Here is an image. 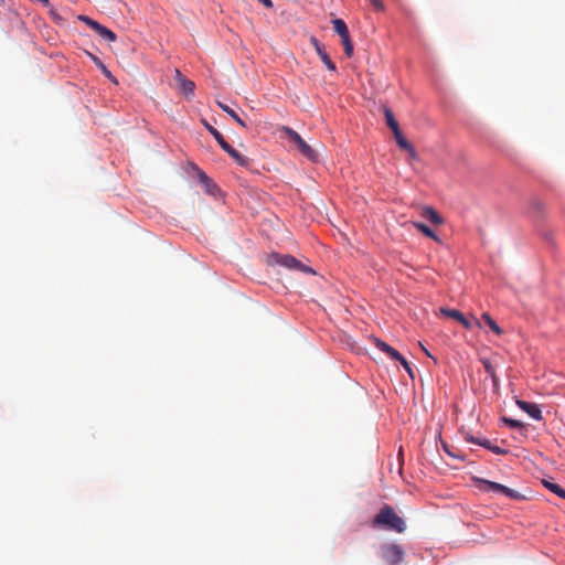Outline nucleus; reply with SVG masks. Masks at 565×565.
<instances>
[{
    "label": "nucleus",
    "instance_id": "f257e3e1",
    "mask_svg": "<svg viewBox=\"0 0 565 565\" xmlns=\"http://www.w3.org/2000/svg\"><path fill=\"white\" fill-rule=\"evenodd\" d=\"M374 527H383L397 533L406 530L405 521L395 512L391 505H384L372 521Z\"/></svg>",
    "mask_w": 565,
    "mask_h": 565
},
{
    "label": "nucleus",
    "instance_id": "f03ea898",
    "mask_svg": "<svg viewBox=\"0 0 565 565\" xmlns=\"http://www.w3.org/2000/svg\"><path fill=\"white\" fill-rule=\"evenodd\" d=\"M472 481H473L475 486L477 487V489L481 492H493L497 494H503V495L510 498L511 500H515V501L525 499V495H523L522 493H520L513 489H510L501 483L490 481V480L479 478V477H473Z\"/></svg>",
    "mask_w": 565,
    "mask_h": 565
},
{
    "label": "nucleus",
    "instance_id": "7ed1b4c3",
    "mask_svg": "<svg viewBox=\"0 0 565 565\" xmlns=\"http://www.w3.org/2000/svg\"><path fill=\"white\" fill-rule=\"evenodd\" d=\"M205 128L207 131L214 137V139L217 141L220 147L232 158L234 159L239 166L246 167L248 166V158L239 153L236 149H234L223 137V135L213 126L205 122Z\"/></svg>",
    "mask_w": 565,
    "mask_h": 565
},
{
    "label": "nucleus",
    "instance_id": "20e7f679",
    "mask_svg": "<svg viewBox=\"0 0 565 565\" xmlns=\"http://www.w3.org/2000/svg\"><path fill=\"white\" fill-rule=\"evenodd\" d=\"M284 130L288 136L289 140L296 143L298 150L301 152L303 157H306L312 162L318 161V152L311 146H309L297 131L289 127H284Z\"/></svg>",
    "mask_w": 565,
    "mask_h": 565
},
{
    "label": "nucleus",
    "instance_id": "39448f33",
    "mask_svg": "<svg viewBox=\"0 0 565 565\" xmlns=\"http://www.w3.org/2000/svg\"><path fill=\"white\" fill-rule=\"evenodd\" d=\"M382 557L388 565H397L404 559V550L398 544H383Z\"/></svg>",
    "mask_w": 565,
    "mask_h": 565
},
{
    "label": "nucleus",
    "instance_id": "423d86ee",
    "mask_svg": "<svg viewBox=\"0 0 565 565\" xmlns=\"http://www.w3.org/2000/svg\"><path fill=\"white\" fill-rule=\"evenodd\" d=\"M516 405L519 406V408L525 412L531 418L535 420H541L543 418L542 412L537 404L525 402L522 399H516Z\"/></svg>",
    "mask_w": 565,
    "mask_h": 565
},
{
    "label": "nucleus",
    "instance_id": "0eeeda50",
    "mask_svg": "<svg viewBox=\"0 0 565 565\" xmlns=\"http://www.w3.org/2000/svg\"><path fill=\"white\" fill-rule=\"evenodd\" d=\"M311 42L317 51V54L321 58V61L324 63V65L332 72L337 70L335 64L331 61L330 56L324 50V46L315 38L311 39Z\"/></svg>",
    "mask_w": 565,
    "mask_h": 565
},
{
    "label": "nucleus",
    "instance_id": "6e6552de",
    "mask_svg": "<svg viewBox=\"0 0 565 565\" xmlns=\"http://www.w3.org/2000/svg\"><path fill=\"white\" fill-rule=\"evenodd\" d=\"M174 79L179 86V88L186 95L193 94L194 92V83L183 76V74L175 70V76Z\"/></svg>",
    "mask_w": 565,
    "mask_h": 565
},
{
    "label": "nucleus",
    "instance_id": "1a4fd4ad",
    "mask_svg": "<svg viewBox=\"0 0 565 565\" xmlns=\"http://www.w3.org/2000/svg\"><path fill=\"white\" fill-rule=\"evenodd\" d=\"M374 344L376 345V348L379 350L386 353L392 360H395L398 362H399V360H403V355L397 350H395L390 344H387L386 342L375 338Z\"/></svg>",
    "mask_w": 565,
    "mask_h": 565
},
{
    "label": "nucleus",
    "instance_id": "9d476101",
    "mask_svg": "<svg viewBox=\"0 0 565 565\" xmlns=\"http://www.w3.org/2000/svg\"><path fill=\"white\" fill-rule=\"evenodd\" d=\"M393 134H394V137H395V139H396L397 145H398L402 149L406 150L413 159L417 158V152H416L415 148H414V147L412 146V143H411V142H408V141H407V139L403 136V134H402L401 129H398V130H396V131H393Z\"/></svg>",
    "mask_w": 565,
    "mask_h": 565
},
{
    "label": "nucleus",
    "instance_id": "9b49d317",
    "mask_svg": "<svg viewBox=\"0 0 565 565\" xmlns=\"http://www.w3.org/2000/svg\"><path fill=\"white\" fill-rule=\"evenodd\" d=\"M271 257L275 263L290 269H296L297 266H300V262L291 255L274 254Z\"/></svg>",
    "mask_w": 565,
    "mask_h": 565
},
{
    "label": "nucleus",
    "instance_id": "f8f14e48",
    "mask_svg": "<svg viewBox=\"0 0 565 565\" xmlns=\"http://www.w3.org/2000/svg\"><path fill=\"white\" fill-rule=\"evenodd\" d=\"M441 312L447 317L456 319L465 328L471 329L472 323L460 311L456 309H441Z\"/></svg>",
    "mask_w": 565,
    "mask_h": 565
},
{
    "label": "nucleus",
    "instance_id": "ddd939ff",
    "mask_svg": "<svg viewBox=\"0 0 565 565\" xmlns=\"http://www.w3.org/2000/svg\"><path fill=\"white\" fill-rule=\"evenodd\" d=\"M422 216L428 218L435 225L444 223L443 217L431 206H424L422 209Z\"/></svg>",
    "mask_w": 565,
    "mask_h": 565
},
{
    "label": "nucleus",
    "instance_id": "4468645a",
    "mask_svg": "<svg viewBox=\"0 0 565 565\" xmlns=\"http://www.w3.org/2000/svg\"><path fill=\"white\" fill-rule=\"evenodd\" d=\"M217 105L223 111L231 116V118H233L239 126L244 128L246 127L245 121L237 115V113L234 109H232L230 106L221 102H218Z\"/></svg>",
    "mask_w": 565,
    "mask_h": 565
},
{
    "label": "nucleus",
    "instance_id": "2eb2a0df",
    "mask_svg": "<svg viewBox=\"0 0 565 565\" xmlns=\"http://www.w3.org/2000/svg\"><path fill=\"white\" fill-rule=\"evenodd\" d=\"M413 225L422 232L425 236L433 238L436 242H440L439 237L434 233V231L428 227L426 224L420 222H413Z\"/></svg>",
    "mask_w": 565,
    "mask_h": 565
},
{
    "label": "nucleus",
    "instance_id": "dca6fc26",
    "mask_svg": "<svg viewBox=\"0 0 565 565\" xmlns=\"http://www.w3.org/2000/svg\"><path fill=\"white\" fill-rule=\"evenodd\" d=\"M481 363L487 374L490 375V377L492 379L493 385L497 386L499 379L497 376L495 369L492 365L491 361H489L488 359H481Z\"/></svg>",
    "mask_w": 565,
    "mask_h": 565
},
{
    "label": "nucleus",
    "instance_id": "f3484780",
    "mask_svg": "<svg viewBox=\"0 0 565 565\" xmlns=\"http://www.w3.org/2000/svg\"><path fill=\"white\" fill-rule=\"evenodd\" d=\"M384 116L386 124L392 129V131H396L399 129V125L395 119L393 111L388 107L384 108Z\"/></svg>",
    "mask_w": 565,
    "mask_h": 565
},
{
    "label": "nucleus",
    "instance_id": "a211bd4d",
    "mask_svg": "<svg viewBox=\"0 0 565 565\" xmlns=\"http://www.w3.org/2000/svg\"><path fill=\"white\" fill-rule=\"evenodd\" d=\"M332 24L334 31L340 35V38H343L344 35L349 34V29L342 19H334L332 21Z\"/></svg>",
    "mask_w": 565,
    "mask_h": 565
},
{
    "label": "nucleus",
    "instance_id": "6ab92c4d",
    "mask_svg": "<svg viewBox=\"0 0 565 565\" xmlns=\"http://www.w3.org/2000/svg\"><path fill=\"white\" fill-rule=\"evenodd\" d=\"M481 318L493 332H495L498 335L502 334V329L498 326V323L492 319V317L489 313H482Z\"/></svg>",
    "mask_w": 565,
    "mask_h": 565
},
{
    "label": "nucleus",
    "instance_id": "aec40b11",
    "mask_svg": "<svg viewBox=\"0 0 565 565\" xmlns=\"http://www.w3.org/2000/svg\"><path fill=\"white\" fill-rule=\"evenodd\" d=\"M543 484L545 488H547L550 491H552L556 495L565 499V490L559 484L547 481V480H543Z\"/></svg>",
    "mask_w": 565,
    "mask_h": 565
},
{
    "label": "nucleus",
    "instance_id": "412c9836",
    "mask_svg": "<svg viewBox=\"0 0 565 565\" xmlns=\"http://www.w3.org/2000/svg\"><path fill=\"white\" fill-rule=\"evenodd\" d=\"M96 33L109 42H114L117 39L116 34L104 25Z\"/></svg>",
    "mask_w": 565,
    "mask_h": 565
},
{
    "label": "nucleus",
    "instance_id": "4be33fe9",
    "mask_svg": "<svg viewBox=\"0 0 565 565\" xmlns=\"http://www.w3.org/2000/svg\"><path fill=\"white\" fill-rule=\"evenodd\" d=\"M341 42L344 49V53L348 57L353 55V44L350 39V33L341 38Z\"/></svg>",
    "mask_w": 565,
    "mask_h": 565
},
{
    "label": "nucleus",
    "instance_id": "5701e85b",
    "mask_svg": "<svg viewBox=\"0 0 565 565\" xmlns=\"http://www.w3.org/2000/svg\"><path fill=\"white\" fill-rule=\"evenodd\" d=\"M200 181L205 185L210 193L217 189L216 184L204 172L200 173Z\"/></svg>",
    "mask_w": 565,
    "mask_h": 565
},
{
    "label": "nucleus",
    "instance_id": "b1692460",
    "mask_svg": "<svg viewBox=\"0 0 565 565\" xmlns=\"http://www.w3.org/2000/svg\"><path fill=\"white\" fill-rule=\"evenodd\" d=\"M79 20H82L83 22H85L90 29H93L95 32H97L102 24L98 23L97 21L86 17V15H79Z\"/></svg>",
    "mask_w": 565,
    "mask_h": 565
},
{
    "label": "nucleus",
    "instance_id": "393cba45",
    "mask_svg": "<svg viewBox=\"0 0 565 565\" xmlns=\"http://www.w3.org/2000/svg\"><path fill=\"white\" fill-rule=\"evenodd\" d=\"M467 440L470 443H473V444H478L487 449H489L490 445H491V441L489 439H479V438H475L472 436L468 437Z\"/></svg>",
    "mask_w": 565,
    "mask_h": 565
},
{
    "label": "nucleus",
    "instance_id": "a878e982",
    "mask_svg": "<svg viewBox=\"0 0 565 565\" xmlns=\"http://www.w3.org/2000/svg\"><path fill=\"white\" fill-rule=\"evenodd\" d=\"M531 206H532V209H533L537 214L544 213V211H545V204H544V202H542V201H540V200H534V201L531 203Z\"/></svg>",
    "mask_w": 565,
    "mask_h": 565
},
{
    "label": "nucleus",
    "instance_id": "bb28decb",
    "mask_svg": "<svg viewBox=\"0 0 565 565\" xmlns=\"http://www.w3.org/2000/svg\"><path fill=\"white\" fill-rule=\"evenodd\" d=\"M509 427H512V428H522L523 427V424L520 422V420H516V419H512V418H507V417H503L502 419Z\"/></svg>",
    "mask_w": 565,
    "mask_h": 565
},
{
    "label": "nucleus",
    "instance_id": "cd10ccee",
    "mask_svg": "<svg viewBox=\"0 0 565 565\" xmlns=\"http://www.w3.org/2000/svg\"><path fill=\"white\" fill-rule=\"evenodd\" d=\"M401 364L405 369V371L409 374L411 377H414L413 370L409 365V363L403 358V360H399Z\"/></svg>",
    "mask_w": 565,
    "mask_h": 565
},
{
    "label": "nucleus",
    "instance_id": "c85d7f7f",
    "mask_svg": "<svg viewBox=\"0 0 565 565\" xmlns=\"http://www.w3.org/2000/svg\"><path fill=\"white\" fill-rule=\"evenodd\" d=\"M490 451H492L493 454H497V455H505L508 454V450L505 449H502L498 446H494V445H490V448H489Z\"/></svg>",
    "mask_w": 565,
    "mask_h": 565
},
{
    "label": "nucleus",
    "instance_id": "c756f323",
    "mask_svg": "<svg viewBox=\"0 0 565 565\" xmlns=\"http://www.w3.org/2000/svg\"><path fill=\"white\" fill-rule=\"evenodd\" d=\"M369 1L374 7L375 10H379V11L384 10V3L382 0H369Z\"/></svg>",
    "mask_w": 565,
    "mask_h": 565
},
{
    "label": "nucleus",
    "instance_id": "7c9ffc66",
    "mask_svg": "<svg viewBox=\"0 0 565 565\" xmlns=\"http://www.w3.org/2000/svg\"><path fill=\"white\" fill-rule=\"evenodd\" d=\"M296 269H298L300 271H303V273H310V274L315 273L310 267H308V266H306V265H303L301 263H300V266L296 267Z\"/></svg>",
    "mask_w": 565,
    "mask_h": 565
},
{
    "label": "nucleus",
    "instance_id": "2f4dec72",
    "mask_svg": "<svg viewBox=\"0 0 565 565\" xmlns=\"http://www.w3.org/2000/svg\"><path fill=\"white\" fill-rule=\"evenodd\" d=\"M88 55L92 57V60L94 61V63L97 65V66H103V63L100 62V60L98 57H96L95 55L88 53Z\"/></svg>",
    "mask_w": 565,
    "mask_h": 565
},
{
    "label": "nucleus",
    "instance_id": "473e14b6",
    "mask_svg": "<svg viewBox=\"0 0 565 565\" xmlns=\"http://www.w3.org/2000/svg\"><path fill=\"white\" fill-rule=\"evenodd\" d=\"M258 1L262 2L267 8H273L271 0H258Z\"/></svg>",
    "mask_w": 565,
    "mask_h": 565
},
{
    "label": "nucleus",
    "instance_id": "72a5a7b5",
    "mask_svg": "<svg viewBox=\"0 0 565 565\" xmlns=\"http://www.w3.org/2000/svg\"><path fill=\"white\" fill-rule=\"evenodd\" d=\"M100 68L103 70L104 74L107 76V77H111V74L110 72L106 68V66L103 64V66H100Z\"/></svg>",
    "mask_w": 565,
    "mask_h": 565
},
{
    "label": "nucleus",
    "instance_id": "f704fd0d",
    "mask_svg": "<svg viewBox=\"0 0 565 565\" xmlns=\"http://www.w3.org/2000/svg\"><path fill=\"white\" fill-rule=\"evenodd\" d=\"M420 347H422V349H423L424 353H426V355H428L429 358H433V356L430 355V353L426 350V348H425V347H423L422 344H420Z\"/></svg>",
    "mask_w": 565,
    "mask_h": 565
}]
</instances>
